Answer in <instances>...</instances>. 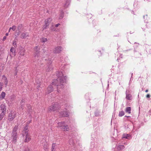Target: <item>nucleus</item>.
I'll use <instances>...</instances> for the list:
<instances>
[{"instance_id":"a878e982","label":"nucleus","mask_w":151,"mask_h":151,"mask_svg":"<svg viewBox=\"0 0 151 151\" xmlns=\"http://www.w3.org/2000/svg\"><path fill=\"white\" fill-rule=\"evenodd\" d=\"M24 51L25 50L24 49L21 50L20 52V54L21 55L24 56Z\"/></svg>"},{"instance_id":"a211bd4d","label":"nucleus","mask_w":151,"mask_h":151,"mask_svg":"<svg viewBox=\"0 0 151 151\" xmlns=\"http://www.w3.org/2000/svg\"><path fill=\"white\" fill-rule=\"evenodd\" d=\"M47 40L46 38L42 37L40 39V40L42 42H45L47 41Z\"/></svg>"},{"instance_id":"e433bc0d","label":"nucleus","mask_w":151,"mask_h":151,"mask_svg":"<svg viewBox=\"0 0 151 151\" xmlns=\"http://www.w3.org/2000/svg\"><path fill=\"white\" fill-rule=\"evenodd\" d=\"M150 97V96L149 94H147L146 96V97L147 98H149Z\"/></svg>"},{"instance_id":"ea45409f","label":"nucleus","mask_w":151,"mask_h":151,"mask_svg":"<svg viewBox=\"0 0 151 151\" xmlns=\"http://www.w3.org/2000/svg\"><path fill=\"white\" fill-rule=\"evenodd\" d=\"M2 87L0 86V91H1V90H2Z\"/></svg>"},{"instance_id":"393cba45","label":"nucleus","mask_w":151,"mask_h":151,"mask_svg":"<svg viewBox=\"0 0 151 151\" xmlns=\"http://www.w3.org/2000/svg\"><path fill=\"white\" fill-rule=\"evenodd\" d=\"M131 96L130 94H126V98L128 100H130Z\"/></svg>"},{"instance_id":"58836bf2","label":"nucleus","mask_w":151,"mask_h":151,"mask_svg":"<svg viewBox=\"0 0 151 151\" xmlns=\"http://www.w3.org/2000/svg\"><path fill=\"white\" fill-rule=\"evenodd\" d=\"M60 25V24H58L55 25V27H57Z\"/></svg>"},{"instance_id":"ddd939ff","label":"nucleus","mask_w":151,"mask_h":151,"mask_svg":"<svg viewBox=\"0 0 151 151\" xmlns=\"http://www.w3.org/2000/svg\"><path fill=\"white\" fill-rule=\"evenodd\" d=\"M10 55H13L14 56H15L16 55L15 53V49L14 47H12L10 49Z\"/></svg>"},{"instance_id":"2eb2a0df","label":"nucleus","mask_w":151,"mask_h":151,"mask_svg":"<svg viewBox=\"0 0 151 151\" xmlns=\"http://www.w3.org/2000/svg\"><path fill=\"white\" fill-rule=\"evenodd\" d=\"M124 145H120L117 146V149L118 150H122L124 149Z\"/></svg>"},{"instance_id":"7c9ffc66","label":"nucleus","mask_w":151,"mask_h":151,"mask_svg":"<svg viewBox=\"0 0 151 151\" xmlns=\"http://www.w3.org/2000/svg\"><path fill=\"white\" fill-rule=\"evenodd\" d=\"M31 120H30L27 122V125L25 127L27 126H27L31 122Z\"/></svg>"},{"instance_id":"c9c22d12","label":"nucleus","mask_w":151,"mask_h":151,"mask_svg":"<svg viewBox=\"0 0 151 151\" xmlns=\"http://www.w3.org/2000/svg\"><path fill=\"white\" fill-rule=\"evenodd\" d=\"M71 141H72V139H70L69 140V144H70V145H71L73 144L71 142Z\"/></svg>"},{"instance_id":"39448f33","label":"nucleus","mask_w":151,"mask_h":151,"mask_svg":"<svg viewBox=\"0 0 151 151\" xmlns=\"http://www.w3.org/2000/svg\"><path fill=\"white\" fill-rule=\"evenodd\" d=\"M58 127H61L62 129L65 131H68L69 130V129L68 126L67 125L65 124L64 122H59L58 123Z\"/></svg>"},{"instance_id":"f257e3e1","label":"nucleus","mask_w":151,"mask_h":151,"mask_svg":"<svg viewBox=\"0 0 151 151\" xmlns=\"http://www.w3.org/2000/svg\"><path fill=\"white\" fill-rule=\"evenodd\" d=\"M58 78L57 79L54 81L48 87L47 90V93L48 94L53 90V86H56L57 87V90L59 92V89H62L64 87L63 83L65 81L66 78L63 75L62 72H59V75L58 76Z\"/></svg>"},{"instance_id":"2f4dec72","label":"nucleus","mask_w":151,"mask_h":151,"mask_svg":"<svg viewBox=\"0 0 151 151\" xmlns=\"http://www.w3.org/2000/svg\"><path fill=\"white\" fill-rule=\"evenodd\" d=\"M63 16H64L63 13V12H62L61 13V16H60V17H61V18H60V19H61L63 17Z\"/></svg>"},{"instance_id":"f3484780","label":"nucleus","mask_w":151,"mask_h":151,"mask_svg":"<svg viewBox=\"0 0 151 151\" xmlns=\"http://www.w3.org/2000/svg\"><path fill=\"white\" fill-rule=\"evenodd\" d=\"M131 108L130 107H128L126 108L125 111L129 114L131 113Z\"/></svg>"},{"instance_id":"4468645a","label":"nucleus","mask_w":151,"mask_h":151,"mask_svg":"<svg viewBox=\"0 0 151 151\" xmlns=\"http://www.w3.org/2000/svg\"><path fill=\"white\" fill-rule=\"evenodd\" d=\"M52 62L50 61V65L49 66H47V68L46 69V70L47 71L49 72L52 69V66L50 65L51 64Z\"/></svg>"},{"instance_id":"7ed1b4c3","label":"nucleus","mask_w":151,"mask_h":151,"mask_svg":"<svg viewBox=\"0 0 151 151\" xmlns=\"http://www.w3.org/2000/svg\"><path fill=\"white\" fill-rule=\"evenodd\" d=\"M28 131L29 130L28 128V127L26 126L24 127V129L22 132V136H25L24 141L26 142H28L31 139L29 135L28 134Z\"/></svg>"},{"instance_id":"4be33fe9","label":"nucleus","mask_w":151,"mask_h":151,"mask_svg":"<svg viewBox=\"0 0 151 151\" xmlns=\"http://www.w3.org/2000/svg\"><path fill=\"white\" fill-rule=\"evenodd\" d=\"M129 137V135L127 134H124L123 135L122 138L128 139Z\"/></svg>"},{"instance_id":"f704fd0d","label":"nucleus","mask_w":151,"mask_h":151,"mask_svg":"<svg viewBox=\"0 0 151 151\" xmlns=\"http://www.w3.org/2000/svg\"><path fill=\"white\" fill-rule=\"evenodd\" d=\"M6 36H4L3 37V40L4 41L6 39Z\"/></svg>"},{"instance_id":"f8f14e48","label":"nucleus","mask_w":151,"mask_h":151,"mask_svg":"<svg viewBox=\"0 0 151 151\" xmlns=\"http://www.w3.org/2000/svg\"><path fill=\"white\" fill-rule=\"evenodd\" d=\"M0 107L1 108V110L2 111V112L1 113L5 114L6 110L5 106L4 104H1V105Z\"/></svg>"},{"instance_id":"37998d69","label":"nucleus","mask_w":151,"mask_h":151,"mask_svg":"<svg viewBox=\"0 0 151 151\" xmlns=\"http://www.w3.org/2000/svg\"><path fill=\"white\" fill-rule=\"evenodd\" d=\"M8 35H9L8 33H6V36H7Z\"/></svg>"},{"instance_id":"cd10ccee","label":"nucleus","mask_w":151,"mask_h":151,"mask_svg":"<svg viewBox=\"0 0 151 151\" xmlns=\"http://www.w3.org/2000/svg\"><path fill=\"white\" fill-rule=\"evenodd\" d=\"M22 27V24H19L17 27V29H18V30H20L21 29Z\"/></svg>"},{"instance_id":"bb28decb","label":"nucleus","mask_w":151,"mask_h":151,"mask_svg":"<svg viewBox=\"0 0 151 151\" xmlns=\"http://www.w3.org/2000/svg\"><path fill=\"white\" fill-rule=\"evenodd\" d=\"M5 114L1 113L0 114V121L4 117V116Z\"/></svg>"},{"instance_id":"4c0bfd02","label":"nucleus","mask_w":151,"mask_h":151,"mask_svg":"<svg viewBox=\"0 0 151 151\" xmlns=\"http://www.w3.org/2000/svg\"><path fill=\"white\" fill-rule=\"evenodd\" d=\"M3 85V84L2 83H1V82L0 83V86L2 87Z\"/></svg>"},{"instance_id":"f03ea898","label":"nucleus","mask_w":151,"mask_h":151,"mask_svg":"<svg viewBox=\"0 0 151 151\" xmlns=\"http://www.w3.org/2000/svg\"><path fill=\"white\" fill-rule=\"evenodd\" d=\"M18 129V126L16 125L14 128L12 133V142L14 144H15L17 141V138L18 137V134L17 131Z\"/></svg>"},{"instance_id":"aec40b11","label":"nucleus","mask_w":151,"mask_h":151,"mask_svg":"<svg viewBox=\"0 0 151 151\" xmlns=\"http://www.w3.org/2000/svg\"><path fill=\"white\" fill-rule=\"evenodd\" d=\"M70 1V0H67L66 3L64 6V7L65 8L67 7L69 5Z\"/></svg>"},{"instance_id":"6ab92c4d","label":"nucleus","mask_w":151,"mask_h":151,"mask_svg":"<svg viewBox=\"0 0 151 151\" xmlns=\"http://www.w3.org/2000/svg\"><path fill=\"white\" fill-rule=\"evenodd\" d=\"M27 107L28 108V112L29 113L32 111L31 107L30 105L29 104L27 105Z\"/></svg>"},{"instance_id":"9d476101","label":"nucleus","mask_w":151,"mask_h":151,"mask_svg":"<svg viewBox=\"0 0 151 151\" xmlns=\"http://www.w3.org/2000/svg\"><path fill=\"white\" fill-rule=\"evenodd\" d=\"M29 37L28 32H23L20 36L21 38L22 39H25L27 37Z\"/></svg>"},{"instance_id":"6e6552de","label":"nucleus","mask_w":151,"mask_h":151,"mask_svg":"<svg viewBox=\"0 0 151 151\" xmlns=\"http://www.w3.org/2000/svg\"><path fill=\"white\" fill-rule=\"evenodd\" d=\"M62 50V48L61 47L58 46L54 49L53 52L54 53H59L61 52Z\"/></svg>"},{"instance_id":"c756f323","label":"nucleus","mask_w":151,"mask_h":151,"mask_svg":"<svg viewBox=\"0 0 151 151\" xmlns=\"http://www.w3.org/2000/svg\"><path fill=\"white\" fill-rule=\"evenodd\" d=\"M17 67H15V70L14 73V75L15 76L17 75L18 71V70L17 69Z\"/></svg>"},{"instance_id":"20e7f679","label":"nucleus","mask_w":151,"mask_h":151,"mask_svg":"<svg viewBox=\"0 0 151 151\" xmlns=\"http://www.w3.org/2000/svg\"><path fill=\"white\" fill-rule=\"evenodd\" d=\"M60 108V106L58 103L56 102L53 105L49 106L48 109L49 111H57Z\"/></svg>"},{"instance_id":"b1692460","label":"nucleus","mask_w":151,"mask_h":151,"mask_svg":"<svg viewBox=\"0 0 151 151\" xmlns=\"http://www.w3.org/2000/svg\"><path fill=\"white\" fill-rule=\"evenodd\" d=\"M17 40L16 39H15L13 43V45L15 47H17Z\"/></svg>"},{"instance_id":"412c9836","label":"nucleus","mask_w":151,"mask_h":151,"mask_svg":"<svg viewBox=\"0 0 151 151\" xmlns=\"http://www.w3.org/2000/svg\"><path fill=\"white\" fill-rule=\"evenodd\" d=\"M3 77H4V82L6 86L8 83V81L7 80V78L5 76H3Z\"/></svg>"},{"instance_id":"c85d7f7f","label":"nucleus","mask_w":151,"mask_h":151,"mask_svg":"<svg viewBox=\"0 0 151 151\" xmlns=\"http://www.w3.org/2000/svg\"><path fill=\"white\" fill-rule=\"evenodd\" d=\"M16 29V27L15 26H13L12 27H10L9 28V30H10L11 29H12L13 31H14Z\"/></svg>"},{"instance_id":"09e8293b","label":"nucleus","mask_w":151,"mask_h":151,"mask_svg":"<svg viewBox=\"0 0 151 151\" xmlns=\"http://www.w3.org/2000/svg\"><path fill=\"white\" fill-rule=\"evenodd\" d=\"M52 151H53V150H52Z\"/></svg>"},{"instance_id":"79ce46f5","label":"nucleus","mask_w":151,"mask_h":151,"mask_svg":"<svg viewBox=\"0 0 151 151\" xmlns=\"http://www.w3.org/2000/svg\"><path fill=\"white\" fill-rule=\"evenodd\" d=\"M125 117H127V118H129V117H130V116H125Z\"/></svg>"},{"instance_id":"423d86ee","label":"nucleus","mask_w":151,"mask_h":151,"mask_svg":"<svg viewBox=\"0 0 151 151\" xmlns=\"http://www.w3.org/2000/svg\"><path fill=\"white\" fill-rule=\"evenodd\" d=\"M51 21L52 19L50 18H49L45 20V25L43 26L42 27L43 30L47 28V27L49 25V24L51 22Z\"/></svg>"},{"instance_id":"72a5a7b5","label":"nucleus","mask_w":151,"mask_h":151,"mask_svg":"<svg viewBox=\"0 0 151 151\" xmlns=\"http://www.w3.org/2000/svg\"><path fill=\"white\" fill-rule=\"evenodd\" d=\"M55 147V144H53L52 145V150H54V149Z\"/></svg>"},{"instance_id":"49530a36","label":"nucleus","mask_w":151,"mask_h":151,"mask_svg":"<svg viewBox=\"0 0 151 151\" xmlns=\"http://www.w3.org/2000/svg\"><path fill=\"white\" fill-rule=\"evenodd\" d=\"M10 30H9V32L10 31Z\"/></svg>"},{"instance_id":"473e14b6","label":"nucleus","mask_w":151,"mask_h":151,"mask_svg":"<svg viewBox=\"0 0 151 151\" xmlns=\"http://www.w3.org/2000/svg\"><path fill=\"white\" fill-rule=\"evenodd\" d=\"M24 151H29V149L28 147H26L25 148Z\"/></svg>"},{"instance_id":"c03bdc74","label":"nucleus","mask_w":151,"mask_h":151,"mask_svg":"<svg viewBox=\"0 0 151 151\" xmlns=\"http://www.w3.org/2000/svg\"><path fill=\"white\" fill-rule=\"evenodd\" d=\"M148 90L147 89V90H146L145 92L147 93L148 92Z\"/></svg>"},{"instance_id":"dca6fc26","label":"nucleus","mask_w":151,"mask_h":151,"mask_svg":"<svg viewBox=\"0 0 151 151\" xmlns=\"http://www.w3.org/2000/svg\"><path fill=\"white\" fill-rule=\"evenodd\" d=\"M6 95V93L5 92H3L1 93L0 96V98L1 99H3L4 98Z\"/></svg>"},{"instance_id":"1a4fd4ad","label":"nucleus","mask_w":151,"mask_h":151,"mask_svg":"<svg viewBox=\"0 0 151 151\" xmlns=\"http://www.w3.org/2000/svg\"><path fill=\"white\" fill-rule=\"evenodd\" d=\"M36 48L35 49V50L36 51L35 53L34 54V57L35 59L36 60H39L38 58V56H39V51L37 47H36Z\"/></svg>"},{"instance_id":"5701e85b","label":"nucleus","mask_w":151,"mask_h":151,"mask_svg":"<svg viewBox=\"0 0 151 151\" xmlns=\"http://www.w3.org/2000/svg\"><path fill=\"white\" fill-rule=\"evenodd\" d=\"M124 111H121L119 112V116H124Z\"/></svg>"},{"instance_id":"a19ab883","label":"nucleus","mask_w":151,"mask_h":151,"mask_svg":"<svg viewBox=\"0 0 151 151\" xmlns=\"http://www.w3.org/2000/svg\"><path fill=\"white\" fill-rule=\"evenodd\" d=\"M24 102V99H22V103Z\"/></svg>"},{"instance_id":"9b49d317","label":"nucleus","mask_w":151,"mask_h":151,"mask_svg":"<svg viewBox=\"0 0 151 151\" xmlns=\"http://www.w3.org/2000/svg\"><path fill=\"white\" fill-rule=\"evenodd\" d=\"M68 114L66 111H62L60 113V116L61 117H68Z\"/></svg>"},{"instance_id":"0eeeda50","label":"nucleus","mask_w":151,"mask_h":151,"mask_svg":"<svg viewBox=\"0 0 151 151\" xmlns=\"http://www.w3.org/2000/svg\"><path fill=\"white\" fill-rule=\"evenodd\" d=\"M15 113L14 111H11L8 116V120L11 121H12L15 117Z\"/></svg>"},{"instance_id":"a18cd8bd","label":"nucleus","mask_w":151,"mask_h":151,"mask_svg":"<svg viewBox=\"0 0 151 151\" xmlns=\"http://www.w3.org/2000/svg\"><path fill=\"white\" fill-rule=\"evenodd\" d=\"M40 85L39 84H38V86H37V87H40Z\"/></svg>"},{"instance_id":"de8ad7c7","label":"nucleus","mask_w":151,"mask_h":151,"mask_svg":"<svg viewBox=\"0 0 151 151\" xmlns=\"http://www.w3.org/2000/svg\"><path fill=\"white\" fill-rule=\"evenodd\" d=\"M52 30H53V29H52ZM53 30H54V31H55V29H53Z\"/></svg>"}]
</instances>
